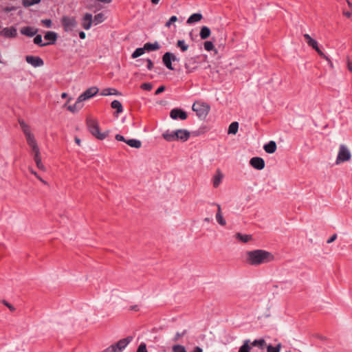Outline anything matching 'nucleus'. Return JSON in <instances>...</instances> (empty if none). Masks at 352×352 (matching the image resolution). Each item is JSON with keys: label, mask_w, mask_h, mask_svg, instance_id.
I'll return each instance as SVG.
<instances>
[{"label": "nucleus", "mask_w": 352, "mask_h": 352, "mask_svg": "<svg viewBox=\"0 0 352 352\" xmlns=\"http://www.w3.org/2000/svg\"><path fill=\"white\" fill-rule=\"evenodd\" d=\"M247 262L252 265H259L274 260V256L263 250L248 251L246 253Z\"/></svg>", "instance_id": "obj_1"}, {"label": "nucleus", "mask_w": 352, "mask_h": 352, "mask_svg": "<svg viewBox=\"0 0 352 352\" xmlns=\"http://www.w3.org/2000/svg\"><path fill=\"white\" fill-rule=\"evenodd\" d=\"M87 125L89 132L97 139L102 140L108 136L109 132L101 133L98 122L91 119L87 120Z\"/></svg>", "instance_id": "obj_2"}, {"label": "nucleus", "mask_w": 352, "mask_h": 352, "mask_svg": "<svg viewBox=\"0 0 352 352\" xmlns=\"http://www.w3.org/2000/svg\"><path fill=\"white\" fill-rule=\"evenodd\" d=\"M210 109V107L207 103L201 101L195 102L192 107V111L201 120H204L207 117Z\"/></svg>", "instance_id": "obj_3"}, {"label": "nucleus", "mask_w": 352, "mask_h": 352, "mask_svg": "<svg viewBox=\"0 0 352 352\" xmlns=\"http://www.w3.org/2000/svg\"><path fill=\"white\" fill-rule=\"evenodd\" d=\"M133 340L132 336H128L111 344L104 350V352H121Z\"/></svg>", "instance_id": "obj_4"}, {"label": "nucleus", "mask_w": 352, "mask_h": 352, "mask_svg": "<svg viewBox=\"0 0 352 352\" xmlns=\"http://www.w3.org/2000/svg\"><path fill=\"white\" fill-rule=\"evenodd\" d=\"M351 157V154L349 148L345 145H340L336 162V164H340L344 162L349 161Z\"/></svg>", "instance_id": "obj_5"}, {"label": "nucleus", "mask_w": 352, "mask_h": 352, "mask_svg": "<svg viewBox=\"0 0 352 352\" xmlns=\"http://www.w3.org/2000/svg\"><path fill=\"white\" fill-rule=\"evenodd\" d=\"M61 25L65 32L72 31L78 24L77 21L73 16H63L60 20Z\"/></svg>", "instance_id": "obj_6"}, {"label": "nucleus", "mask_w": 352, "mask_h": 352, "mask_svg": "<svg viewBox=\"0 0 352 352\" xmlns=\"http://www.w3.org/2000/svg\"><path fill=\"white\" fill-rule=\"evenodd\" d=\"M307 45L310 47H311L313 49H314L316 52L318 54V55L324 58L325 60H328L329 62H331L330 61V59L328 58V56H327L320 50V48L318 47V42L312 38L311 37V36L308 34H305L303 35Z\"/></svg>", "instance_id": "obj_7"}, {"label": "nucleus", "mask_w": 352, "mask_h": 352, "mask_svg": "<svg viewBox=\"0 0 352 352\" xmlns=\"http://www.w3.org/2000/svg\"><path fill=\"white\" fill-rule=\"evenodd\" d=\"M199 57H190L186 58L185 60V68L188 73L195 72L199 66Z\"/></svg>", "instance_id": "obj_8"}, {"label": "nucleus", "mask_w": 352, "mask_h": 352, "mask_svg": "<svg viewBox=\"0 0 352 352\" xmlns=\"http://www.w3.org/2000/svg\"><path fill=\"white\" fill-rule=\"evenodd\" d=\"M17 36V30L15 27H7L0 30V37L14 38Z\"/></svg>", "instance_id": "obj_9"}, {"label": "nucleus", "mask_w": 352, "mask_h": 352, "mask_svg": "<svg viewBox=\"0 0 352 352\" xmlns=\"http://www.w3.org/2000/svg\"><path fill=\"white\" fill-rule=\"evenodd\" d=\"M99 89L96 87H91L87 90H85L82 94H80L78 97L82 100V101H85L86 100H88L91 98V97L96 96Z\"/></svg>", "instance_id": "obj_10"}, {"label": "nucleus", "mask_w": 352, "mask_h": 352, "mask_svg": "<svg viewBox=\"0 0 352 352\" xmlns=\"http://www.w3.org/2000/svg\"><path fill=\"white\" fill-rule=\"evenodd\" d=\"M25 60L34 67H41L44 65L43 60L39 56L28 55L25 56Z\"/></svg>", "instance_id": "obj_11"}, {"label": "nucleus", "mask_w": 352, "mask_h": 352, "mask_svg": "<svg viewBox=\"0 0 352 352\" xmlns=\"http://www.w3.org/2000/svg\"><path fill=\"white\" fill-rule=\"evenodd\" d=\"M71 100H72V98H69L68 99L67 102L65 104V106H67V110H69L72 113H76V112L78 111L80 109L82 108V107H83L82 102L83 101L82 100H80V98L79 97L77 98V100L76 101L75 104L67 106V103L69 102V101Z\"/></svg>", "instance_id": "obj_12"}, {"label": "nucleus", "mask_w": 352, "mask_h": 352, "mask_svg": "<svg viewBox=\"0 0 352 352\" xmlns=\"http://www.w3.org/2000/svg\"><path fill=\"white\" fill-rule=\"evenodd\" d=\"M170 116L173 120H184L187 118V113L180 109H173L170 112Z\"/></svg>", "instance_id": "obj_13"}, {"label": "nucleus", "mask_w": 352, "mask_h": 352, "mask_svg": "<svg viewBox=\"0 0 352 352\" xmlns=\"http://www.w3.org/2000/svg\"><path fill=\"white\" fill-rule=\"evenodd\" d=\"M250 164L257 170H263L265 168V161L259 157H254L250 159Z\"/></svg>", "instance_id": "obj_14"}, {"label": "nucleus", "mask_w": 352, "mask_h": 352, "mask_svg": "<svg viewBox=\"0 0 352 352\" xmlns=\"http://www.w3.org/2000/svg\"><path fill=\"white\" fill-rule=\"evenodd\" d=\"M93 23V16L90 13H85L82 18L81 25L82 27L88 30L91 28Z\"/></svg>", "instance_id": "obj_15"}, {"label": "nucleus", "mask_w": 352, "mask_h": 352, "mask_svg": "<svg viewBox=\"0 0 352 352\" xmlns=\"http://www.w3.org/2000/svg\"><path fill=\"white\" fill-rule=\"evenodd\" d=\"M176 139L186 142L190 138V132L186 129H178L175 131Z\"/></svg>", "instance_id": "obj_16"}, {"label": "nucleus", "mask_w": 352, "mask_h": 352, "mask_svg": "<svg viewBox=\"0 0 352 352\" xmlns=\"http://www.w3.org/2000/svg\"><path fill=\"white\" fill-rule=\"evenodd\" d=\"M234 237L243 243H247L253 240L251 234H243L240 232L236 233Z\"/></svg>", "instance_id": "obj_17"}, {"label": "nucleus", "mask_w": 352, "mask_h": 352, "mask_svg": "<svg viewBox=\"0 0 352 352\" xmlns=\"http://www.w3.org/2000/svg\"><path fill=\"white\" fill-rule=\"evenodd\" d=\"M37 29H34L30 26L23 27L21 29L20 32L22 34L29 37H32L37 33Z\"/></svg>", "instance_id": "obj_18"}, {"label": "nucleus", "mask_w": 352, "mask_h": 352, "mask_svg": "<svg viewBox=\"0 0 352 352\" xmlns=\"http://www.w3.org/2000/svg\"><path fill=\"white\" fill-rule=\"evenodd\" d=\"M58 38V35L55 32L49 31L47 32L44 35V38L49 41L48 45L55 44Z\"/></svg>", "instance_id": "obj_19"}, {"label": "nucleus", "mask_w": 352, "mask_h": 352, "mask_svg": "<svg viewBox=\"0 0 352 352\" xmlns=\"http://www.w3.org/2000/svg\"><path fill=\"white\" fill-rule=\"evenodd\" d=\"M223 178V173L219 170H217L216 171V174L214 175L213 179H212V184H213L214 188H217L220 185V184L222 182Z\"/></svg>", "instance_id": "obj_20"}, {"label": "nucleus", "mask_w": 352, "mask_h": 352, "mask_svg": "<svg viewBox=\"0 0 352 352\" xmlns=\"http://www.w3.org/2000/svg\"><path fill=\"white\" fill-rule=\"evenodd\" d=\"M171 58H172V53L170 52H166L164 54V55L163 56V62L164 63V65H166V67L170 69V70H173L174 68L172 66V60H171Z\"/></svg>", "instance_id": "obj_21"}, {"label": "nucleus", "mask_w": 352, "mask_h": 352, "mask_svg": "<svg viewBox=\"0 0 352 352\" xmlns=\"http://www.w3.org/2000/svg\"><path fill=\"white\" fill-rule=\"evenodd\" d=\"M19 124L25 138L28 137V135H32V133L30 131L29 125L27 124L23 120L19 119Z\"/></svg>", "instance_id": "obj_22"}, {"label": "nucleus", "mask_w": 352, "mask_h": 352, "mask_svg": "<svg viewBox=\"0 0 352 352\" xmlns=\"http://www.w3.org/2000/svg\"><path fill=\"white\" fill-rule=\"evenodd\" d=\"M276 144L274 141H270L268 144H265L263 147L265 151L267 153H274L276 151Z\"/></svg>", "instance_id": "obj_23"}, {"label": "nucleus", "mask_w": 352, "mask_h": 352, "mask_svg": "<svg viewBox=\"0 0 352 352\" xmlns=\"http://www.w3.org/2000/svg\"><path fill=\"white\" fill-rule=\"evenodd\" d=\"M111 107L112 109L116 110V113L119 114L123 111V107L122 103L117 100H115L111 102Z\"/></svg>", "instance_id": "obj_24"}, {"label": "nucleus", "mask_w": 352, "mask_h": 352, "mask_svg": "<svg viewBox=\"0 0 352 352\" xmlns=\"http://www.w3.org/2000/svg\"><path fill=\"white\" fill-rule=\"evenodd\" d=\"M125 143L127 144L129 146L135 148H139L142 146L141 141L136 139H129L125 141Z\"/></svg>", "instance_id": "obj_25"}, {"label": "nucleus", "mask_w": 352, "mask_h": 352, "mask_svg": "<svg viewBox=\"0 0 352 352\" xmlns=\"http://www.w3.org/2000/svg\"><path fill=\"white\" fill-rule=\"evenodd\" d=\"M202 15L199 13H195L192 14L187 20L188 24H191L195 22H198L202 19Z\"/></svg>", "instance_id": "obj_26"}, {"label": "nucleus", "mask_w": 352, "mask_h": 352, "mask_svg": "<svg viewBox=\"0 0 352 352\" xmlns=\"http://www.w3.org/2000/svg\"><path fill=\"white\" fill-rule=\"evenodd\" d=\"M210 30L208 27L203 26L200 31V37L201 39H206L210 36Z\"/></svg>", "instance_id": "obj_27"}, {"label": "nucleus", "mask_w": 352, "mask_h": 352, "mask_svg": "<svg viewBox=\"0 0 352 352\" xmlns=\"http://www.w3.org/2000/svg\"><path fill=\"white\" fill-rule=\"evenodd\" d=\"M28 144L31 148H35L38 146L37 142L35 140L34 135H28V137L25 138Z\"/></svg>", "instance_id": "obj_28"}, {"label": "nucleus", "mask_w": 352, "mask_h": 352, "mask_svg": "<svg viewBox=\"0 0 352 352\" xmlns=\"http://www.w3.org/2000/svg\"><path fill=\"white\" fill-rule=\"evenodd\" d=\"M119 93L116 89L113 88H107L102 90L101 92L102 96H111V95H120Z\"/></svg>", "instance_id": "obj_29"}, {"label": "nucleus", "mask_w": 352, "mask_h": 352, "mask_svg": "<svg viewBox=\"0 0 352 352\" xmlns=\"http://www.w3.org/2000/svg\"><path fill=\"white\" fill-rule=\"evenodd\" d=\"M163 137L166 140L169 142L177 141V139H176L175 131L171 133L166 132L163 134Z\"/></svg>", "instance_id": "obj_30"}, {"label": "nucleus", "mask_w": 352, "mask_h": 352, "mask_svg": "<svg viewBox=\"0 0 352 352\" xmlns=\"http://www.w3.org/2000/svg\"><path fill=\"white\" fill-rule=\"evenodd\" d=\"M239 129V123L237 122H232L228 127V133L236 134Z\"/></svg>", "instance_id": "obj_31"}, {"label": "nucleus", "mask_w": 352, "mask_h": 352, "mask_svg": "<svg viewBox=\"0 0 352 352\" xmlns=\"http://www.w3.org/2000/svg\"><path fill=\"white\" fill-rule=\"evenodd\" d=\"M34 43L40 46L44 47L48 45V43H43L42 36L41 34H36L34 38Z\"/></svg>", "instance_id": "obj_32"}, {"label": "nucleus", "mask_w": 352, "mask_h": 352, "mask_svg": "<svg viewBox=\"0 0 352 352\" xmlns=\"http://www.w3.org/2000/svg\"><path fill=\"white\" fill-rule=\"evenodd\" d=\"M41 1V0H22V4L25 8H28L30 6L39 3Z\"/></svg>", "instance_id": "obj_33"}, {"label": "nucleus", "mask_w": 352, "mask_h": 352, "mask_svg": "<svg viewBox=\"0 0 352 352\" xmlns=\"http://www.w3.org/2000/svg\"><path fill=\"white\" fill-rule=\"evenodd\" d=\"M250 340H245L243 344L239 348V352H250L251 346L249 345Z\"/></svg>", "instance_id": "obj_34"}, {"label": "nucleus", "mask_w": 352, "mask_h": 352, "mask_svg": "<svg viewBox=\"0 0 352 352\" xmlns=\"http://www.w3.org/2000/svg\"><path fill=\"white\" fill-rule=\"evenodd\" d=\"M281 347L282 345L280 343H278L276 346L268 345L267 346V352H280Z\"/></svg>", "instance_id": "obj_35"}, {"label": "nucleus", "mask_w": 352, "mask_h": 352, "mask_svg": "<svg viewBox=\"0 0 352 352\" xmlns=\"http://www.w3.org/2000/svg\"><path fill=\"white\" fill-rule=\"evenodd\" d=\"M265 344H266V342H265V340L260 339V340H254L251 344L252 346H258L261 349H263L264 347V346L265 345Z\"/></svg>", "instance_id": "obj_36"}, {"label": "nucleus", "mask_w": 352, "mask_h": 352, "mask_svg": "<svg viewBox=\"0 0 352 352\" xmlns=\"http://www.w3.org/2000/svg\"><path fill=\"white\" fill-rule=\"evenodd\" d=\"M104 21V16L102 13H98L95 15L94 19L93 22L95 23V25L99 24Z\"/></svg>", "instance_id": "obj_37"}, {"label": "nucleus", "mask_w": 352, "mask_h": 352, "mask_svg": "<svg viewBox=\"0 0 352 352\" xmlns=\"http://www.w3.org/2000/svg\"><path fill=\"white\" fill-rule=\"evenodd\" d=\"M34 160L36 163V165L37 166V168L41 170H45V166L43 164L42 162H41V156H38V157H34Z\"/></svg>", "instance_id": "obj_38"}, {"label": "nucleus", "mask_w": 352, "mask_h": 352, "mask_svg": "<svg viewBox=\"0 0 352 352\" xmlns=\"http://www.w3.org/2000/svg\"><path fill=\"white\" fill-rule=\"evenodd\" d=\"M177 46L180 48L182 52H186L188 49V45L183 40H179L177 43Z\"/></svg>", "instance_id": "obj_39"}, {"label": "nucleus", "mask_w": 352, "mask_h": 352, "mask_svg": "<svg viewBox=\"0 0 352 352\" xmlns=\"http://www.w3.org/2000/svg\"><path fill=\"white\" fill-rule=\"evenodd\" d=\"M144 52H145V51L144 50L143 47H139V48H137L133 52L131 56L133 58H136L142 56L143 54H144Z\"/></svg>", "instance_id": "obj_40"}, {"label": "nucleus", "mask_w": 352, "mask_h": 352, "mask_svg": "<svg viewBox=\"0 0 352 352\" xmlns=\"http://www.w3.org/2000/svg\"><path fill=\"white\" fill-rule=\"evenodd\" d=\"M216 220L221 226H226V221L223 219L222 213L221 214H216Z\"/></svg>", "instance_id": "obj_41"}, {"label": "nucleus", "mask_w": 352, "mask_h": 352, "mask_svg": "<svg viewBox=\"0 0 352 352\" xmlns=\"http://www.w3.org/2000/svg\"><path fill=\"white\" fill-rule=\"evenodd\" d=\"M153 84L151 82H144L140 85V88L143 90L151 91L153 89Z\"/></svg>", "instance_id": "obj_42"}, {"label": "nucleus", "mask_w": 352, "mask_h": 352, "mask_svg": "<svg viewBox=\"0 0 352 352\" xmlns=\"http://www.w3.org/2000/svg\"><path fill=\"white\" fill-rule=\"evenodd\" d=\"M143 49L144 51H148V52L154 51V43H146L144 44Z\"/></svg>", "instance_id": "obj_43"}, {"label": "nucleus", "mask_w": 352, "mask_h": 352, "mask_svg": "<svg viewBox=\"0 0 352 352\" xmlns=\"http://www.w3.org/2000/svg\"><path fill=\"white\" fill-rule=\"evenodd\" d=\"M173 352H186L185 347L182 345H179V344L173 346Z\"/></svg>", "instance_id": "obj_44"}, {"label": "nucleus", "mask_w": 352, "mask_h": 352, "mask_svg": "<svg viewBox=\"0 0 352 352\" xmlns=\"http://www.w3.org/2000/svg\"><path fill=\"white\" fill-rule=\"evenodd\" d=\"M204 48L207 51H211L214 49V45L211 41H206L204 43Z\"/></svg>", "instance_id": "obj_45"}, {"label": "nucleus", "mask_w": 352, "mask_h": 352, "mask_svg": "<svg viewBox=\"0 0 352 352\" xmlns=\"http://www.w3.org/2000/svg\"><path fill=\"white\" fill-rule=\"evenodd\" d=\"M177 21V17L176 16H172L170 19L166 23L165 26L166 28H169L170 25Z\"/></svg>", "instance_id": "obj_46"}, {"label": "nucleus", "mask_w": 352, "mask_h": 352, "mask_svg": "<svg viewBox=\"0 0 352 352\" xmlns=\"http://www.w3.org/2000/svg\"><path fill=\"white\" fill-rule=\"evenodd\" d=\"M136 352H148L146 344L144 342L141 343L139 345Z\"/></svg>", "instance_id": "obj_47"}, {"label": "nucleus", "mask_w": 352, "mask_h": 352, "mask_svg": "<svg viewBox=\"0 0 352 352\" xmlns=\"http://www.w3.org/2000/svg\"><path fill=\"white\" fill-rule=\"evenodd\" d=\"M41 23L43 25H45L46 28H50L52 25V22L51 19H43L41 21Z\"/></svg>", "instance_id": "obj_48"}, {"label": "nucleus", "mask_w": 352, "mask_h": 352, "mask_svg": "<svg viewBox=\"0 0 352 352\" xmlns=\"http://www.w3.org/2000/svg\"><path fill=\"white\" fill-rule=\"evenodd\" d=\"M2 302L4 305H6L10 310V311L14 312L16 310L15 307L14 306H12L10 303L7 302L6 300H3Z\"/></svg>", "instance_id": "obj_49"}, {"label": "nucleus", "mask_w": 352, "mask_h": 352, "mask_svg": "<svg viewBox=\"0 0 352 352\" xmlns=\"http://www.w3.org/2000/svg\"><path fill=\"white\" fill-rule=\"evenodd\" d=\"M32 152L34 154V157L41 156L40 150L38 146L32 148Z\"/></svg>", "instance_id": "obj_50"}, {"label": "nucleus", "mask_w": 352, "mask_h": 352, "mask_svg": "<svg viewBox=\"0 0 352 352\" xmlns=\"http://www.w3.org/2000/svg\"><path fill=\"white\" fill-rule=\"evenodd\" d=\"M115 138H116V140L117 141H120V142H125V141H126V140H126V139L124 138V137L123 135H120V134H117V135H116Z\"/></svg>", "instance_id": "obj_51"}, {"label": "nucleus", "mask_w": 352, "mask_h": 352, "mask_svg": "<svg viewBox=\"0 0 352 352\" xmlns=\"http://www.w3.org/2000/svg\"><path fill=\"white\" fill-rule=\"evenodd\" d=\"M165 89H166L165 86H164V85L160 86V87L157 88V89L155 90V95L162 93L163 91H164Z\"/></svg>", "instance_id": "obj_52"}, {"label": "nucleus", "mask_w": 352, "mask_h": 352, "mask_svg": "<svg viewBox=\"0 0 352 352\" xmlns=\"http://www.w3.org/2000/svg\"><path fill=\"white\" fill-rule=\"evenodd\" d=\"M31 173L32 174L34 175L37 179H38L41 182H43V184H47V182L43 180L38 174L36 171H34V170H31Z\"/></svg>", "instance_id": "obj_53"}, {"label": "nucleus", "mask_w": 352, "mask_h": 352, "mask_svg": "<svg viewBox=\"0 0 352 352\" xmlns=\"http://www.w3.org/2000/svg\"><path fill=\"white\" fill-rule=\"evenodd\" d=\"M336 239H337V234H334L327 240V243H333Z\"/></svg>", "instance_id": "obj_54"}, {"label": "nucleus", "mask_w": 352, "mask_h": 352, "mask_svg": "<svg viewBox=\"0 0 352 352\" xmlns=\"http://www.w3.org/2000/svg\"><path fill=\"white\" fill-rule=\"evenodd\" d=\"M146 62H147V68L148 69H151L153 67V61L151 59H147Z\"/></svg>", "instance_id": "obj_55"}, {"label": "nucleus", "mask_w": 352, "mask_h": 352, "mask_svg": "<svg viewBox=\"0 0 352 352\" xmlns=\"http://www.w3.org/2000/svg\"><path fill=\"white\" fill-rule=\"evenodd\" d=\"M184 333H177V334L175 335V336L174 338V340L175 341L178 340L180 337L184 336Z\"/></svg>", "instance_id": "obj_56"}, {"label": "nucleus", "mask_w": 352, "mask_h": 352, "mask_svg": "<svg viewBox=\"0 0 352 352\" xmlns=\"http://www.w3.org/2000/svg\"><path fill=\"white\" fill-rule=\"evenodd\" d=\"M213 205H215L217 208V214H221V206L218 204H213Z\"/></svg>", "instance_id": "obj_57"}, {"label": "nucleus", "mask_w": 352, "mask_h": 352, "mask_svg": "<svg viewBox=\"0 0 352 352\" xmlns=\"http://www.w3.org/2000/svg\"><path fill=\"white\" fill-rule=\"evenodd\" d=\"M79 37H80L81 39H85V37H86V34H85V33L84 32H82V31H80V32H79Z\"/></svg>", "instance_id": "obj_58"}, {"label": "nucleus", "mask_w": 352, "mask_h": 352, "mask_svg": "<svg viewBox=\"0 0 352 352\" xmlns=\"http://www.w3.org/2000/svg\"><path fill=\"white\" fill-rule=\"evenodd\" d=\"M343 14L348 18L351 17V13L350 12L344 11V10L343 11Z\"/></svg>", "instance_id": "obj_59"}, {"label": "nucleus", "mask_w": 352, "mask_h": 352, "mask_svg": "<svg viewBox=\"0 0 352 352\" xmlns=\"http://www.w3.org/2000/svg\"><path fill=\"white\" fill-rule=\"evenodd\" d=\"M347 67H348V69L352 72V64L349 62V60H348L347 62Z\"/></svg>", "instance_id": "obj_60"}, {"label": "nucleus", "mask_w": 352, "mask_h": 352, "mask_svg": "<svg viewBox=\"0 0 352 352\" xmlns=\"http://www.w3.org/2000/svg\"><path fill=\"white\" fill-rule=\"evenodd\" d=\"M193 352H203V351L199 346H196Z\"/></svg>", "instance_id": "obj_61"}, {"label": "nucleus", "mask_w": 352, "mask_h": 352, "mask_svg": "<svg viewBox=\"0 0 352 352\" xmlns=\"http://www.w3.org/2000/svg\"><path fill=\"white\" fill-rule=\"evenodd\" d=\"M75 142H76L78 146H80V140L78 138H77V137H76V138H75Z\"/></svg>", "instance_id": "obj_62"}, {"label": "nucleus", "mask_w": 352, "mask_h": 352, "mask_svg": "<svg viewBox=\"0 0 352 352\" xmlns=\"http://www.w3.org/2000/svg\"><path fill=\"white\" fill-rule=\"evenodd\" d=\"M171 60L172 61H178V58L173 54H172Z\"/></svg>", "instance_id": "obj_63"}, {"label": "nucleus", "mask_w": 352, "mask_h": 352, "mask_svg": "<svg viewBox=\"0 0 352 352\" xmlns=\"http://www.w3.org/2000/svg\"><path fill=\"white\" fill-rule=\"evenodd\" d=\"M14 10V8H13V7H12V8H6L5 9V10H6V12H11V11H12V10Z\"/></svg>", "instance_id": "obj_64"}]
</instances>
